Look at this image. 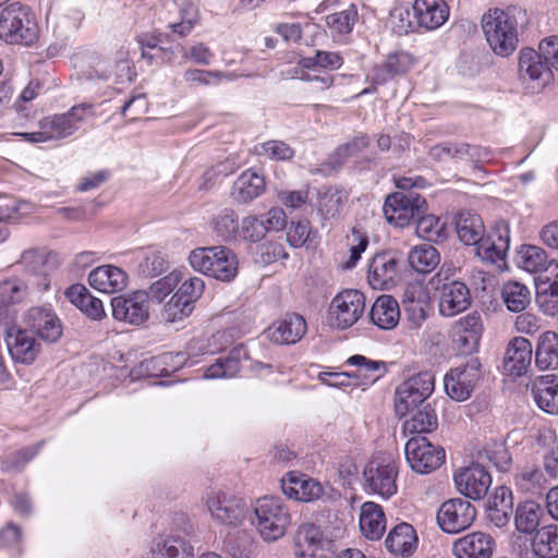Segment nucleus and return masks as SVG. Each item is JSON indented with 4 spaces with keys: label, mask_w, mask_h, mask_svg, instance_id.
I'll return each instance as SVG.
<instances>
[{
    "label": "nucleus",
    "mask_w": 558,
    "mask_h": 558,
    "mask_svg": "<svg viewBox=\"0 0 558 558\" xmlns=\"http://www.w3.org/2000/svg\"><path fill=\"white\" fill-rule=\"evenodd\" d=\"M501 296L507 308L513 313L524 311L531 303L530 289L519 281H508L502 286Z\"/></svg>",
    "instance_id": "49"
},
{
    "label": "nucleus",
    "mask_w": 558,
    "mask_h": 558,
    "mask_svg": "<svg viewBox=\"0 0 558 558\" xmlns=\"http://www.w3.org/2000/svg\"><path fill=\"white\" fill-rule=\"evenodd\" d=\"M531 548L539 558H558V525L542 526L531 539Z\"/></svg>",
    "instance_id": "43"
},
{
    "label": "nucleus",
    "mask_w": 558,
    "mask_h": 558,
    "mask_svg": "<svg viewBox=\"0 0 558 558\" xmlns=\"http://www.w3.org/2000/svg\"><path fill=\"white\" fill-rule=\"evenodd\" d=\"M239 233L244 240L256 243L265 238L267 229L262 219L257 216L250 215L242 219Z\"/></svg>",
    "instance_id": "63"
},
{
    "label": "nucleus",
    "mask_w": 558,
    "mask_h": 558,
    "mask_svg": "<svg viewBox=\"0 0 558 558\" xmlns=\"http://www.w3.org/2000/svg\"><path fill=\"white\" fill-rule=\"evenodd\" d=\"M533 348L523 337L514 338L507 347L504 368L511 376H521L526 373L532 363Z\"/></svg>",
    "instance_id": "29"
},
{
    "label": "nucleus",
    "mask_w": 558,
    "mask_h": 558,
    "mask_svg": "<svg viewBox=\"0 0 558 558\" xmlns=\"http://www.w3.org/2000/svg\"><path fill=\"white\" fill-rule=\"evenodd\" d=\"M281 489L287 497L303 502L317 500L324 492L320 483L294 471L289 472L281 480Z\"/></svg>",
    "instance_id": "25"
},
{
    "label": "nucleus",
    "mask_w": 558,
    "mask_h": 558,
    "mask_svg": "<svg viewBox=\"0 0 558 558\" xmlns=\"http://www.w3.org/2000/svg\"><path fill=\"white\" fill-rule=\"evenodd\" d=\"M39 129L47 131L49 141L63 140L75 132L74 123L70 121V117L64 113L41 119L39 121Z\"/></svg>",
    "instance_id": "52"
},
{
    "label": "nucleus",
    "mask_w": 558,
    "mask_h": 558,
    "mask_svg": "<svg viewBox=\"0 0 558 558\" xmlns=\"http://www.w3.org/2000/svg\"><path fill=\"white\" fill-rule=\"evenodd\" d=\"M235 75L220 71H207L199 69L186 70L183 74L185 83L191 85L211 86L219 85L222 81H232Z\"/></svg>",
    "instance_id": "54"
},
{
    "label": "nucleus",
    "mask_w": 558,
    "mask_h": 558,
    "mask_svg": "<svg viewBox=\"0 0 558 558\" xmlns=\"http://www.w3.org/2000/svg\"><path fill=\"white\" fill-rule=\"evenodd\" d=\"M399 258L395 253L376 254L368 266L367 279L374 289H389L395 284L399 272Z\"/></svg>",
    "instance_id": "24"
},
{
    "label": "nucleus",
    "mask_w": 558,
    "mask_h": 558,
    "mask_svg": "<svg viewBox=\"0 0 558 558\" xmlns=\"http://www.w3.org/2000/svg\"><path fill=\"white\" fill-rule=\"evenodd\" d=\"M24 320L31 333L37 335L45 342L54 343L63 333L61 320L50 306L31 307Z\"/></svg>",
    "instance_id": "18"
},
{
    "label": "nucleus",
    "mask_w": 558,
    "mask_h": 558,
    "mask_svg": "<svg viewBox=\"0 0 558 558\" xmlns=\"http://www.w3.org/2000/svg\"><path fill=\"white\" fill-rule=\"evenodd\" d=\"M416 234L427 241H441L445 239V223L434 215L416 217Z\"/></svg>",
    "instance_id": "56"
},
{
    "label": "nucleus",
    "mask_w": 558,
    "mask_h": 558,
    "mask_svg": "<svg viewBox=\"0 0 558 558\" xmlns=\"http://www.w3.org/2000/svg\"><path fill=\"white\" fill-rule=\"evenodd\" d=\"M404 453L410 468L418 474L435 471L445 460L444 449L433 445L424 436L411 437L404 446Z\"/></svg>",
    "instance_id": "10"
},
{
    "label": "nucleus",
    "mask_w": 558,
    "mask_h": 558,
    "mask_svg": "<svg viewBox=\"0 0 558 558\" xmlns=\"http://www.w3.org/2000/svg\"><path fill=\"white\" fill-rule=\"evenodd\" d=\"M366 307L365 295L355 289H345L335 295L328 310L329 325L344 330L363 316Z\"/></svg>",
    "instance_id": "8"
},
{
    "label": "nucleus",
    "mask_w": 558,
    "mask_h": 558,
    "mask_svg": "<svg viewBox=\"0 0 558 558\" xmlns=\"http://www.w3.org/2000/svg\"><path fill=\"white\" fill-rule=\"evenodd\" d=\"M438 426V416L432 403L418 407L413 415L403 423V430L408 434L432 433Z\"/></svg>",
    "instance_id": "45"
},
{
    "label": "nucleus",
    "mask_w": 558,
    "mask_h": 558,
    "mask_svg": "<svg viewBox=\"0 0 558 558\" xmlns=\"http://www.w3.org/2000/svg\"><path fill=\"white\" fill-rule=\"evenodd\" d=\"M348 202V194L342 190H328L319 198V210L325 218L338 216Z\"/></svg>",
    "instance_id": "57"
},
{
    "label": "nucleus",
    "mask_w": 558,
    "mask_h": 558,
    "mask_svg": "<svg viewBox=\"0 0 558 558\" xmlns=\"http://www.w3.org/2000/svg\"><path fill=\"white\" fill-rule=\"evenodd\" d=\"M481 363L472 357L465 364L451 368L444 377L447 395L456 401L470 398L481 378Z\"/></svg>",
    "instance_id": "11"
},
{
    "label": "nucleus",
    "mask_w": 558,
    "mask_h": 558,
    "mask_svg": "<svg viewBox=\"0 0 558 558\" xmlns=\"http://www.w3.org/2000/svg\"><path fill=\"white\" fill-rule=\"evenodd\" d=\"M456 231L461 242L475 245L484 235V223L477 214L461 211L456 218Z\"/></svg>",
    "instance_id": "44"
},
{
    "label": "nucleus",
    "mask_w": 558,
    "mask_h": 558,
    "mask_svg": "<svg viewBox=\"0 0 558 558\" xmlns=\"http://www.w3.org/2000/svg\"><path fill=\"white\" fill-rule=\"evenodd\" d=\"M510 247V230L506 222L497 223L475 244V254L487 264L501 265L505 263Z\"/></svg>",
    "instance_id": "17"
},
{
    "label": "nucleus",
    "mask_w": 558,
    "mask_h": 558,
    "mask_svg": "<svg viewBox=\"0 0 558 558\" xmlns=\"http://www.w3.org/2000/svg\"><path fill=\"white\" fill-rule=\"evenodd\" d=\"M359 524L366 538L380 539L386 531V517L383 508L373 501L364 502L361 507Z\"/></svg>",
    "instance_id": "36"
},
{
    "label": "nucleus",
    "mask_w": 558,
    "mask_h": 558,
    "mask_svg": "<svg viewBox=\"0 0 558 558\" xmlns=\"http://www.w3.org/2000/svg\"><path fill=\"white\" fill-rule=\"evenodd\" d=\"M550 263L547 253L539 246L523 245L518 253L519 267L531 274L546 271Z\"/></svg>",
    "instance_id": "48"
},
{
    "label": "nucleus",
    "mask_w": 558,
    "mask_h": 558,
    "mask_svg": "<svg viewBox=\"0 0 558 558\" xmlns=\"http://www.w3.org/2000/svg\"><path fill=\"white\" fill-rule=\"evenodd\" d=\"M397 475L396 463L385 459L372 460L363 472L366 488L385 499L397 493Z\"/></svg>",
    "instance_id": "15"
},
{
    "label": "nucleus",
    "mask_w": 558,
    "mask_h": 558,
    "mask_svg": "<svg viewBox=\"0 0 558 558\" xmlns=\"http://www.w3.org/2000/svg\"><path fill=\"white\" fill-rule=\"evenodd\" d=\"M519 75L527 88L537 92L551 81L553 72L541 50L536 52L533 49L524 48L519 56Z\"/></svg>",
    "instance_id": "13"
},
{
    "label": "nucleus",
    "mask_w": 558,
    "mask_h": 558,
    "mask_svg": "<svg viewBox=\"0 0 558 558\" xmlns=\"http://www.w3.org/2000/svg\"><path fill=\"white\" fill-rule=\"evenodd\" d=\"M545 484L543 471L534 466H525L515 475V485L525 493L537 494Z\"/></svg>",
    "instance_id": "55"
},
{
    "label": "nucleus",
    "mask_w": 558,
    "mask_h": 558,
    "mask_svg": "<svg viewBox=\"0 0 558 558\" xmlns=\"http://www.w3.org/2000/svg\"><path fill=\"white\" fill-rule=\"evenodd\" d=\"M294 545L295 556L314 558L319 549H328L331 543L323 536L318 526L313 523H305L298 529Z\"/></svg>",
    "instance_id": "31"
},
{
    "label": "nucleus",
    "mask_w": 558,
    "mask_h": 558,
    "mask_svg": "<svg viewBox=\"0 0 558 558\" xmlns=\"http://www.w3.org/2000/svg\"><path fill=\"white\" fill-rule=\"evenodd\" d=\"M512 505L511 490L505 486L497 487L488 500L487 519L497 527L507 525L511 518Z\"/></svg>",
    "instance_id": "38"
},
{
    "label": "nucleus",
    "mask_w": 558,
    "mask_h": 558,
    "mask_svg": "<svg viewBox=\"0 0 558 558\" xmlns=\"http://www.w3.org/2000/svg\"><path fill=\"white\" fill-rule=\"evenodd\" d=\"M440 276L441 271L433 278V281H437V288L440 289L439 313L445 317H452L465 311L471 304L470 290L465 283L458 280L445 282L439 287Z\"/></svg>",
    "instance_id": "21"
},
{
    "label": "nucleus",
    "mask_w": 558,
    "mask_h": 558,
    "mask_svg": "<svg viewBox=\"0 0 558 558\" xmlns=\"http://www.w3.org/2000/svg\"><path fill=\"white\" fill-rule=\"evenodd\" d=\"M112 316L119 322L140 326L149 317V295L145 291H134L111 299Z\"/></svg>",
    "instance_id": "14"
},
{
    "label": "nucleus",
    "mask_w": 558,
    "mask_h": 558,
    "mask_svg": "<svg viewBox=\"0 0 558 558\" xmlns=\"http://www.w3.org/2000/svg\"><path fill=\"white\" fill-rule=\"evenodd\" d=\"M429 157L438 162L472 161L486 162L490 159V151L481 146H473L464 142H441L430 147Z\"/></svg>",
    "instance_id": "19"
},
{
    "label": "nucleus",
    "mask_w": 558,
    "mask_h": 558,
    "mask_svg": "<svg viewBox=\"0 0 558 558\" xmlns=\"http://www.w3.org/2000/svg\"><path fill=\"white\" fill-rule=\"evenodd\" d=\"M189 263L193 269L221 281H231L238 274L236 255L226 246L195 248Z\"/></svg>",
    "instance_id": "5"
},
{
    "label": "nucleus",
    "mask_w": 558,
    "mask_h": 558,
    "mask_svg": "<svg viewBox=\"0 0 558 558\" xmlns=\"http://www.w3.org/2000/svg\"><path fill=\"white\" fill-rule=\"evenodd\" d=\"M385 546L393 555L408 557L416 549V532L411 524L402 522L390 530Z\"/></svg>",
    "instance_id": "35"
},
{
    "label": "nucleus",
    "mask_w": 558,
    "mask_h": 558,
    "mask_svg": "<svg viewBox=\"0 0 558 558\" xmlns=\"http://www.w3.org/2000/svg\"><path fill=\"white\" fill-rule=\"evenodd\" d=\"M65 295L73 305L92 319H101L106 315L102 302L82 284L71 286L65 291Z\"/></svg>",
    "instance_id": "41"
},
{
    "label": "nucleus",
    "mask_w": 558,
    "mask_h": 558,
    "mask_svg": "<svg viewBox=\"0 0 558 558\" xmlns=\"http://www.w3.org/2000/svg\"><path fill=\"white\" fill-rule=\"evenodd\" d=\"M357 19V11L354 5H351L347 10L329 14L326 16V23L328 27L337 34H349Z\"/></svg>",
    "instance_id": "58"
},
{
    "label": "nucleus",
    "mask_w": 558,
    "mask_h": 558,
    "mask_svg": "<svg viewBox=\"0 0 558 558\" xmlns=\"http://www.w3.org/2000/svg\"><path fill=\"white\" fill-rule=\"evenodd\" d=\"M0 39L8 45L29 47L39 39V26L33 10L12 2L0 11Z\"/></svg>",
    "instance_id": "2"
},
{
    "label": "nucleus",
    "mask_w": 558,
    "mask_h": 558,
    "mask_svg": "<svg viewBox=\"0 0 558 558\" xmlns=\"http://www.w3.org/2000/svg\"><path fill=\"white\" fill-rule=\"evenodd\" d=\"M214 232L223 241H230L239 232L240 225L236 213L231 208H222L211 220Z\"/></svg>",
    "instance_id": "50"
},
{
    "label": "nucleus",
    "mask_w": 558,
    "mask_h": 558,
    "mask_svg": "<svg viewBox=\"0 0 558 558\" xmlns=\"http://www.w3.org/2000/svg\"><path fill=\"white\" fill-rule=\"evenodd\" d=\"M475 518V508L470 501L462 498L445 501L437 512V522L440 529L452 534L466 530Z\"/></svg>",
    "instance_id": "16"
},
{
    "label": "nucleus",
    "mask_w": 558,
    "mask_h": 558,
    "mask_svg": "<svg viewBox=\"0 0 558 558\" xmlns=\"http://www.w3.org/2000/svg\"><path fill=\"white\" fill-rule=\"evenodd\" d=\"M532 396L537 407L550 415H558V376L545 375L532 384Z\"/></svg>",
    "instance_id": "32"
},
{
    "label": "nucleus",
    "mask_w": 558,
    "mask_h": 558,
    "mask_svg": "<svg viewBox=\"0 0 558 558\" xmlns=\"http://www.w3.org/2000/svg\"><path fill=\"white\" fill-rule=\"evenodd\" d=\"M40 447L41 442L9 454L5 460L2 461L1 469L7 472L20 471L37 454Z\"/></svg>",
    "instance_id": "61"
},
{
    "label": "nucleus",
    "mask_w": 558,
    "mask_h": 558,
    "mask_svg": "<svg viewBox=\"0 0 558 558\" xmlns=\"http://www.w3.org/2000/svg\"><path fill=\"white\" fill-rule=\"evenodd\" d=\"M535 363L542 371L558 366V335L545 331L539 338L535 349Z\"/></svg>",
    "instance_id": "46"
},
{
    "label": "nucleus",
    "mask_w": 558,
    "mask_h": 558,
    "mask_svg": "<svg viewBox=\"0 0 558 558\" xmlns=\"http://www.w3.org/2000/svg\"><path fill=\"white\" fill-rule=\"evenodd\" d=\"M410 266L417 272L433 271L440 262L439 252L430 244L414 246L408 254Z\"/></svg>",
    "instance_id": "47"
},
{
    "label": "nucleus",
    "mask_w": 558,
    "mask_h": 558,
    "mask_svg": "<svg viewBox=\"0 0 558 558\" xmlns=\"http://www.w3.org/2000/svg\"><path fill=\"white\" fill-rule=\"evenodd\" d=\"M425 198L412 191L396 192L387 196L383 211L390 225L403 228L425 210Z\"/></svg>",
    "instance_id": "9"
},
{
    "label": "nucleus",
    "mask_w": 558,
    "mask_h": 558,
    "mask_svg": "<svg viewBox=\"0 0 558 558\" xmlns=\"http://www.w3.org/2000/svg\"><path fill=\"white\" fill-rule=\"evenodd\" d=\"M202 500L210 519L218 525L236 527L245 521L250 512L242 498L220 488L206 490Z\"/></svg>",
    "instance_id": "6"
},
{
    "label": "nucleus",
    "mask_w": 558,
    "mask_h": 558,
    "mask_svg": "<svg viewBox=\"0 0 558 558\" xmlns=\"http://www.w3.org/2000/svg\"><path fill=\"white\" fill-rule=\"evenodd\" d=\"M435 389V377L429 372L418 373L400 384L395 392V410L400 417L425 404Z\"/></svg>",
    "instance_id": "7"
},
{
    "label": "nucleus",
    "mask_w": 558,
    "mask_h": 558,
    "mask_svg": "<svg viewBox=\"0 0 558 558\" xmlns=\"http://www.w3.org/2000/svg\"><path fill=\"white\" fill-rule=\"evenodd\" d=\"M126 272L113 265H101L88 275L90 287L99 292L111 294L123 290L128 284Z\"/></svg>",
    "instance_id": "28"
},
{
    "label": "nucleus",
    "mask_w": 558,
    "mask_h": 558,
    "mask_svg": "<svg viewBox=\"0 0 558 558\" xmlns=\"http://www.w3.org/2000/svg\"><path fill=\"white\" fill-rule=\"evenodd\" d=\"M412 9L417 24L427 31L440 27L449 17L445 0H415Z\"/></svg>",
    "instance_id": "30"
},
{
    "label": "nucleus",
    "mask_w": 558,
    "mask_h": 558,
    "mask_svg": "<svg viewBox=\"0 0 558 558\" xmlns=\"http://www.w3.org/2000/svg\"><path fill=\"white\" fill-rule=\"evenodd\" d=\"M369 317L378 328L393 329L400 319V307L397 300L386 294L378 296L371 308Z\"/></svg>",
    "instance_id": "37"
},
{
    "label": "nucleus",
    "mask_w": 558,
    "mask_h": 558,
    "mask_svg": "<svg viewBox=\"0 0 558 558\" xmlns=\"http://www.w3.org/2000/svg\"><path fill=\"white\" fill-rule=\"evenodd\" d=\"M193 310L194 305H189L186 301L179 299L174 293L163 307L162 318L168 323L180 322L190 316Z\"/></svg>",
    "instance_id": "62"
},
{
    "label": "nucleus",
    "mask_w": 558,
    "mask_h": 558,
    "mask_svg": "<svg viewBox=\"0 0 558 558\" xmlns=\"http://www.w3.org/2000/svg\"><path fill=\"white\" fill-rule=\"evenodd\" d=\"M182 530L171 529L157 535L151 544L150 553L153 558H193L194 548L189 541L192 526L185 520Z\"/></svg>",
    "instance_id": "12"
},
{
    "label": "nucleus",
    "mask_w": 558,
    "mask_h": 558,
    "mask_svg": "<svg viewBox=\"0 0 558 558\" xmlns=\"http://www.w3.org/2000/svg\"><path fill=\"white\" fill-rule=\"evenodd\" d=\"M313 230L306 219L292 221L287 231V242L292 247H302L311 241Z\"/></svg>",
    "instance_id": "64"
},
{
    "label": "nucleus",
    "mask_w": 558,
    "mask_h": 558,
    "mask_svg": "<svg viewBox=\"0 0 558 558\" xmlns=\"http://www.w3.org/2000/svg\"><path fill=\"white\" fill-rule=\"evenodd\" d=\"M413 65L412 57L407 52L391 53L383 65L372 70L371 78L375 84H385L397 75L407 73Z\"/></svg>",
    "instance_id": "39"
},
{
    "label": "nucleus",
    "mask_w": 558,
    "mask_h": 558,
    "mask_svg": "<svg viewBox=\"0 0 558 558\" xmlns=\"http://www.w3.org/2000/svg\"><path fill=\"white\" fill-rule=\"evenodd\" d=\"M266 187L264 177L246 170L233 182L231 195L239 204H247L260 196Z\"/></svg>",
    "instance_id": "34"
},
{
    "label": "nucleus",
    "mask_w": 558,
    "mask_h": 558,
    "mask_svg": "<svg viewBox=\"0 0 558 558\" xmlns=\"http://www.w3.org/2000/svg\"><path fill=\"white\" fill-rule=\"evenodd\" d=\"M183 280V272L181 270H173L167 276L155 281L149 288V294L153 300L162 302L163 299L169 295L178 284Z\"/></svg>",
    "instance_id": "59"
},
{
    "label": "nucleus",
    "mask_w": 558,
    "mask_h": 558,
    "mask_svg": "<svg viewBox=\"0 0 558 558\" xmlns=\"http://www.w3.org/2000/svg\"><path fill=\"white\" fill-rule=\"evenodd\" d=\"M483 332L478 314H469L457 320L452 327V343L461 354L476 351Z\"/></svg>",
    "instance_id": "23"
},
{
    "label": "nucleus",
    "mask_w": 558,
    "mask_h": 558,
    "mask_svg": "<svg viewBox=\"0 0 558 558\" xmlns=\"http://www.w3.org/2000/svg\"><path fill=\"white\" fill-rule=\"evenodd\" d=\"M5 342L12 360L16 363L32 364L40 352V344L31 331L20 327L8 328Z\"/></svg>",
    "instance_id": "22"
},
{
    "label": "nucleus",
    "mask_w": 558,
    "mask_h": 558,
    "mask_svg": "<svg viewBox=\"0 0 558 558\" xmlns=\"http://www.w3.org/2000/svg\"><path fill=\"white\" fill-rule=\"evenodd\" d=\"M198 8L192 1H183L179 7V20L169 23L172 33L181 37L189 35L199 22Z\"/></svg>",
    "instance_id": "51"
},
{
    "label": "nucleus",
    "mask_w": 558,
    "mask_h": 558,
    "mask_svg": "<svg viewBox=\"0 0 558 558\" xmlns=\"http://www.w3.org/2000/svg\"><path fill=\"white\" fill-rule=\"evenodd\" d=\"M246 359L244 347L233 348L226 357L217 359L214 364L206 368L204 377L207 379L231 378L241 369V361Z\"/></svg>",
    "instance_id": "42"
},
{
    "label": "nucleus",
    "mask_w": 558,
    "mask_h": 558,
    "mask_svg": "<svg viewBox=\"0 0 558 558\" xmlns=\"http://www.w3.org/2000/svg\"><path fill=\"white\" fill-rule=\"evenodd\" d=\"M546 520L545 509L541 504L527 500L518 505L514 513V525L519 533L534 535Z\"/></svg>",
    "instance_id": "33"
},
{
    "label": "nucleus",
    "mask_w": 558,
    "mask_h": 558,
    "mask_svg": "<svg viewBox=\"0 0 558 558\" xmlns=\"http://www.w3.org/2000/svg\"><path fill=\"white\" fill-rule=\"evenodd\" d=\"M482 28L493 51L501 57L511 54L518 45V22L501 9H490L482 17Z\"/></svg>",
    "instance_id": "3"
},
{
    "label": "nucleus",
    "mask_w": 558,
    "mask_h": 558,
    "mask_svg": "<svg viewBox=\"0 0 558 558\" xmlns=\"http://www.w3.org/2000/svg\"><path fill=\"white\" fill-rule=\"evenodd\" d=\"M307 329L305 319L299 314H287L276 320L267 330L268 338L279 344H294L302 339Z\"/></svg>",
    "instance_id": "27"
},
{
    "label": "nucleus",
    "mask_w": 558,
    "mask_h": 558,
    "mask_svg": "<svg viewBox=\"0 0 558 558\" xmlns=\"http://www.w3.org/2000/svg\"><path fill=\"white\" fill-rule=\"evenodd\" d=\"M253 512L252 523L265 542L281 538L291 522L289 510L280 497L258 498L253 506Z\"/></svg>",
    "instance_id": "4"
},
{
    "label": "nucleus",
    "mask_w": 558,
    "mask_h": 558,
    "mask_svg": "<svg viewBox=\"0 0 558 558\" xmlns=\"http://www.w3.org/2000/svg\"><path fill=\"white\" fill-rule=\"evenodd\" d=\"M225 549L232 558H253L255 542L248 533L239 532L227 537Z\"/></svg>",
    "instance_id": "53"
},
{
    "label": "nucleus",
    "mask_w": 558,
    "mask_h": 558,
    "mask_svg": "<svg viewBox=\"0 0 558 558\" xmlns=\"http://www.w3.org/2000/svg\"><path fill=\"white\" fill-rule=\"evenodd\" d=\"M453 481L458 492L473 500L483 499L492 485L490 474L477 463L458 470Z\"/></svg>",
    "instance_id": "20"
},
{
    "label": "nucleus",
    "mask_w": 558,
    "mask_h": 558,
    "mask_svg": "<svg viewBox=\"0 0 558 558\" xmlns=\"http://www.w3.org/2000/svg\"><path fill=\"white\" fill-rule=\"evenodd\" d=\"M347 363L357 367L351 373L353 386L374 384L386 373L384 362L373 361L364 355H352Z\"/></svg>",
    "instance_id": "40"
},
{
    "label": "nucleus",
    "mask_w": 558,
    "mask_h": 558,
    "mask_svg": "<svg viewBox=\"0 0 558 558\" xmlns=\"http://www.w3.org/2000/svg\"><path fill=\"white\" fill-rule=\"evenodd\" d=\"M495 539L486 533L473 532L453 542L452 551L457 558H492Z\"/></svg>",
    "instance_id": "26"
},
{
    "label": "nucleus",
    "mask_w": 558,
    "mask_h": 558,
    "mask_svg": "<svg viewBox=\"0 0 558 558\" xmlns=\"http://www.w3.org/2000/svg\"><path fill=\"white\" fill-rule=\"evenodd\" d=\"M369 144L366 136H357L345 145L339 146L335 154L330 156L329 162L332 167L341 166L349 157H352L364 150Z\"/></svg>",
    "instance_id": "60"
},
{
    "label": "nucleus",
    "mask_w": 558,
    "mask_h": 558,
    "mask_svg": "<svg viewBox=\"0 0 558 558\" xmlns=\"http://www.w3.org/2000/svg\"><path fill=\"white\" fill-rule=\"evenodd\" d=\"M19 265L24 269V278L12 277L0 282V320L11 307L27 300L32 288L43 292L50 287L53 267L43 251H25Z\"/></svg>",
    "instance_id": "1"
}]
</instances>
